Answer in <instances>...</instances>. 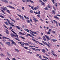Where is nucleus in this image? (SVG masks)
Segmentation results:
<instances>
[{
  "label": "nucleus",
  "mask_w": 60,
  "mask_h": 60,
  "mask_svg": "<svg viewBox=\"0 0 60 60\" xmlns=\"http://www.w3.org/2000/svg\"><path fill=\"white\" fill-rule=\"evenodd\" d=\"M32 40H33V41H35V42H36V43H39V44H41V45L43 46V44L41 43H40L38 41H35L34 39H32ZM37 42H38V43H37Z\"/></svg>",
  "instance_id": "1"
},
{
  "label": "nucleus",
  "mask_w": 60,
  "mask_h": 60,
  "mask_svg": "<svg viewBox=\"0 0 60 60\" xmlns=\"http://www.w3.org/2000/svg\"><path fill=\"white\" fill-rule=\"evenodd\" d=\"M42 42L43 43H44V44H45V45H47L48 47H49L50 48V46H49V44H48V43H47L43 41H42Z\"/></svg>",
  "instance_id": "2"
},
{
  "label": "nucleus",
  "mask_w": 60,
  "mask_h": 60,
  "mask_svg": "<svg viewBox=\"0 0 60 60\" xmlns=\"http://www.w3.org/2000/svg\"><path fill=\"white\" fill-rule=\"evenodd\" d=\"M16 34V35L15 34H11V37H13L14 36H15V37H17V38H19V36L18 35V34Z\"/></svg>",
  "instance_id": "3"
},
{
  "label": "nucleus",
  "mask_w": 60,
  "mask_h": 60,
  "mask_svg": "<svg viewBox=\"0 0 60 60\" xmlns=\"http://www.w3.org/2000/svg\"><path fill=\"white\" fill-rule=\"evenodd\" d=\"M17 15L20 18H21V19H23V20H24L25 19H24V17H23V16H22L21 15H20L18 14H17Z\"/></svg>",
  "instance_id": "4"
},
{
  "label": "nucleus",
  "mask_w": 60,
  "mask_h": 60,
  "mask_svg": "<svg viewBox=\"0 0 60 60\" xmlns=\"http://www.w3.org/2000/svg\"><path fill=\"white\" fill-rule=\"evenodd\" d=\"M5 43L7 45H8V46H10V47H11V45L10 44V42H6Z\"/></svg>",
  "instance_id": "5"
},
{
  "label": "nucleus",
  "mask_w": 60,
  "mask_h": 60,
  "mask_svg": "<svg viewBox=\"0 0 60 60\" xmlns=\"http://www.w3.org/2000/svg\"><path fill=\"white\" fill-rule=\"evenodd\" d=\"M26 36L27 37H28V36H30V37H32V38H34V37L32 36L30 34H27L26 35Z\"/></svg>",
  "instance_id": "6"
},
{
  "label": "nucleus",
  "mask_w": 60,
  "mask_h": 60,
  "mask_svg": "<svg viewBox=\"0 0 60 60\" xmlns=\"http://www.w3.org/2000/svg\"><path fill=\"white\" fill-rule=\"evenodd\" d=\"M45 36L48 40H50V39L49 38V36H47L46 35H45Z\"/></svg>",
  "instance_id": "7"
},
{
  "label": "nucleus",
  "mask_w": 60,
  "mask_h": 60,
  "mask_svg": "<svg viewBox=\"0 0 60 60\" xmlns=\"http://www.w3.org/2000/svg\"><path fill=\"white\" fill-rule=\"evenodd\" d=\"M1 9H2L4 11H5V10H7V8L4 7L1 8Z\"/></svg>",
  "instance_id": "8"
},
{
  "label": "nucleus",
  "mask_w": 60,
  "mask_h": 60,
  "mask_svg": "<svg viewBox=\"0 0 60 60\" xmlns=\"http://www.w3.org/2000/svg\"><path fill=\"white\" fill-rule=\"evenodd\" d=\"M7 7H9V8H12V9H15V8H14V7L10 5L8 6H7Z\"/></svg>",
  "instance_id": "9"
},
{
  "label": "nucleus",
  "mask_w": 60,
  "mask_h": 60,
  "mask_svg": "<svg viewBox=\"0 0 60 60\" xmlns=\"http://www.w3.org/2000/svg\"><path fill=\"white\" fill-rule=\"evenodd\" d=\"M39 8V7L38 6L35 7L34 8V10H35V11H36V10H38V9Z\"/></svg>",
  "instance_id": "10"
},
{
  "label": "nucleus",
  "mask_w": 60,
  "mask_h": 60,
  "mask_svg": "<svg viewBox=\"0 0 60 60\" xmlns=\"http://www.w3.org/2000/svg\"><path fill=\"white\" fill-rule=\"evenodd\" d=\"M53 21L54 22H55L56 26H58V25L57 24V21H55V20H53Z\"/></svg>",
  "instance_id": "11"
},
{
  "label": "nucleus",
  "mask_w": 60,
  "mask_h": 60,
  "mask_svg": "<svg viewBox=\"0 0 60 60\" xmlns=\"http://www.w3.org/2000/svg\"><path fill=\"white\" fill-rule=\"evenodd\" d=\"M6 34H9V31H8V30L6 29Z\"/></svg>",
  "instance_id": "12"
},
{
  "label": "nucleus",
  "mask_w": 60,
  "mask_h": 60,
  "mask_svg": "<svg viewBox=\"0 0 60 60\" xmlns=\"http://www.w3.org/2000/svg\"><path fill=\"white\" fill-rule=\"evenodd\" d=\"M11 42L13 44H14L15 45H16V44L15 43V42L14 41L12 40H11Z\"/></svg>",
  "instance_id": "13"
},
{
  "label": "nucleus",
  "mask_w": 60,
  "mask_h": 60,
  "mask_svg": "<svg viewBox=\"0 0 60 60\" xmlns=\"http://www.w3.org/2000/svg\"><path fill=\"white\" fill-rule=\"evenodd\" d=\"M43 38L45 41H46V39L45 38V37L44 36L43 37Z\"/></svg>",
  "instance_id": "14"
},
{
  "label": "nucleus",
  "mask_w": 60,
  "mask_h": 60,
  "mask_svg": "<svg viewBox=\"0 0 60 60\" xmlns=\"http://www.w3.org/2000/svg\"><path fill=\"white\" fill-rule=\"evenodd\" d=\"M15 51H16L18 53H19V50L18 49H15Z\"/></svg>",
  "instance_id": "15"
},
{
  "label": "nucleus",
  "mask_w": 60,
  "mask_h": 60,
  "mask_svg": "<svg viewBox=\"0 0 60 60\" xmlns=\"http://www.w3.org/2000/svg\"><path fill=\"white\" fill-rule=\"evenodd\" d=\"M2 38L3 39V40H4V38L6 39H9L8 38H6L5 37H2Z\"/></svg>",
  "instance_id": "16"
},
{
  "label": "nucleus",
  "mask_w": 60,
  "mask_h": 60,
  "mask_svg": "<svg viewBox=\"0 0 60 60\" xmlns=\"http://www.w3.org/2000/svg\"><path fill=\"white\" fill-rule=\"evenodd\" d=\"M54 18L55 19H59V18H58V17H57V16H54Z\"/></svg>",
  "instance_id": "17"
},
{
  "label": "nucleus",
  "mask_w": 60,
  "mask_h": 60,
  "mask_svg": "<svg viewBox=\"0 0 60 60\" xmlns=\"http://www.w3.org/2000/svg\"><path fill=\"white\" fill-rule=\"evenodd\" d=\"M3 2H4L5 3H9V2L7 0H4Z\"/></svg>",
  "instance_id": "18"
},
{
  "label": "nucleus",
  "mask_w": 60,
  "mask_h": 60,
  "mask_svg": "<svg viewBox=\"0 0 60 60\" xmlns=\"http://www.w3.org/2000/svg\"><path fill=\"white\" fill-rule=\"evenodd\" d=\"M8 17V18H10V19H11V20H12V21H14V22H15V20H14L12 19L11 18V17Z\"/></svg>",
  "instance_id": "19"
},
{
  "label": "nucleus",
  "mask_w": 60,
  "mask_h": 60,
  "mask_svg": "<svg viewBox=\"0 0 60 60\" xmlns=\"http://www.w3.org/2000/svg\"><path fill=\"white\" fill-rule=\"evenodd\" d=\"M24 30L26 31L27 32H28V33H29V31L27 29H24Z\"/></svg>",
  "instance_id": "20"
},
{
  "label": "nucleus",
  "mask_w": 60,
  "mask_h": 60,
  "mask_svg": "<svg viewBox=\"0 0 60 60\" xmlns=\"http://www.w3.org/2000/svg\"><path fill=\"white\" fill-rule=\"evenodd\" d=\"M32 49H33V50H35V51H38V49H36L35 48H32Z\"/></svg>",
  "instance_id": "21"
},
{
  "label": "nucleus",
  "mask_w": 60,
  "mask_h": 60,
  "mask_svg": "<svg viewBox=\"0 0 60 60\" xmlns=\"http://www.w3.org/2000/svg\"><path fill=\"white\" fill-rule=\"evenodd\" d=\"M11 31L12 32H13V33H14V34H16V33H15V32L14 31H13V30L12 29L11 30Z\"/></svg>",
  "instance_id": "22"
},
{
  "label": "nucleus",
  "mask_w": 60,
  "mask_h": 60,
  "mask_svg": "<svg viewBox=\"0 0 60 60\" xmlns=\"http://www.w3.org/2000/svg\"><path fill=\"white\" fill-rule=\"evenodd\" d=\"M52 41H53L54 42H55V41H57V40L56 39V40H55V39H52Z\"/></svg>",
  "instance_id": "23"
},
{
  "label": "nucleus",
  "mask_w": 60,
  "mask_h": 60,
  "mask_svg": "<svg viewBox=\"0 0 60 60\" xmlns=\"http://www.w3.org/2000/svg\"><path fill=\"white\" fill-rule=\"evenodd\" d=\"M19 33H20V34H22V35H25V34H24L20 32H19Z\"/></svg>",
  "instance_id": "24"
},
{
  "label": "nucleus",
  "mask_w": 60,
  "mask_h": 60,
  "mask_svg": "<svg viewBox=\"0 0 60 60\" xmlns=\"http://www.w3.org/2000/svg\"><path fill=\"white\" fill-rule=\"evenodd\" d=\"M23 43L24 44H25V45H29V44H28V43H25L24 42H23Z\"/></svg>",
  "instance_id": "25"
},
{
  "label": "nucleus",
  "mask_w": 60,
  "mask_h": 60,
  "mask_svg": "<svg viewBox=\"0 0 60 60\" xmlns=\"http://www.w3.org/2000/svg\"><path fill=\"white\" fill-rule=\"evenodd\" d=\"M27 22L28 23H30L31 22H30V20H27Z\"/></svg>",
  "instance_id": "26"
},
{
  "label": "nucleus",
  "mask_w": 60,
  "mask_h": 60,
  "mask_svg": "<svg viewBox=\"0 0 60 60\" xmlns=\"http://www.w3.org/2000/svg\"><path fill=\"white\" fill-rule=\"evenodd\" d=\"M20 46H22V47H24V45L23 44H22L20 45Z\"/></svg>",
  "instance_id": "27"
},
{
  "label": "nucleus",
  "mask_w": 60,
  "mask_h": 60,
  "mask_svg": "<svg viewBox=\"0 0 60 60\" xmlns=\"http://www.w3.org/2000/svg\"><path fill=\"white\" fill-rule=\"evenodd\" d=\"M54 51L53 50H52L51 51V53H52V54H54Z\"/></svg>",
  "instance_id": "28"
},
{
  "label": "nucleus",
  "mask_w": 60,
  "mask_h": 60,
  "mask_svg": "<svg viewBox=\"0 0 60 60\" xmlns=\"http://www.w3.org/2000/svg\"><path fill=\"white\" fill-rule=\"evenodd\" d=\"M34 20V22H38L39 21H38V20H36V19H35V20Z\"/></svg>",
  "instance_id": "29"
},
{
  "label": "nucleus",
  "mask_w": 60,
  "mask_h": 60,
  "mask_svg": "<svg viewBox=\"0 0 60 60\" xmlns=\"http://www.w3.org/2000/svg\"><path fill=\"white\" fill-rule=\"evenodd\" d=\"M7 54L8 56H11L9 52H7Z\"/></svg>",
  "instance_id": "30"
},
{
  "label": "nucleus",
  "mask_w": 60,
  "mask_h": 60,
  "mask_svg": "<svg viewBox=\"0 0 60 60\" xmlns=\"http://www.w3.org/2000/svg\"><path fill=\"white\" fill-rule=\"evenodd\" d=\"M32 33H34V34H37V33L34 31H33V32H32Z\"/></svg>",
  "instance_id": "31"
},
{
  "label": "nucleus",
  "mask_w": 60,
  "mask_h": 60,
  "mask_svg": "<svg viewBox=\"0 0 60 60\" xmlns=\"http://www.w3.org/2000/svg\"><path fill=\"white\" fill-rule=\"evenodd\" d=\"M52 14H55V13H56V12L54 11V10H52Z\"/></svg>",
  "instance_id": "32"
},
{
  "label": "nucleus",
  "mask_w": 60,
  "mask_h": 60,
  "mask_svg": "<svg viewBox=\"0 0 60 60\" xmlns=\"http://www.w3.org/2000/svg\"><path fill=\"white\" fill-rule=\"evenodd\" d=\"M7 11L11 14V13H10V11H9V10H7Z\"/></svg>",
  "instance_id": "33"
},
{
  "label": "nucleus",
  "mask_w": 60,
  "mask_h": 60,
  "mask_svg": "<svg viewBox=\"0 0 60 60\" xmlns=\"http://www.w3.org/2000/svg\"><path fill=\"white\" fill-rule=\"evenodd\" d=\"M41 4L42 5H44V6H45V4H44V2H42L41 3Z\"/></svg>",
  "instance_id": "34"
},
{
  "label": "nucleus",
  "mask_w": 60,
  "mask_h": 60,
  "mask_svg": "<svg viewBox=\"0 0 60 60\" xmlns=\"http://www.w3.org/2000/svg\"><path fill=\"white\" fill-rule=\"evenodd\" d=\"M52 32L53 33V34H56V32L55 31H52Z\"/></svg>",
  "instance_id": "35"
},
{
  "label": "nucleus",
  "mask_w": 60,
  "mask_h": 60,
  "mask_svg": "<svg viewBox=\"0 0 60 60\" xmlns=\"http://www.w3.org/2000/svg\"><path fill=\"white\" fill-rule=\"evenodd\" d=\"M41 50L42 51V52H45V50H44V49H42Z\"/></svg>",
  "instance_id": "36"
},
{
  "label": "nucleus",
  "mask_w": 60,
  "mask_h": 60,
  "mask_svg": "<svg viewBox=\"0 0 60 60\" xmlns=\"http://www.w3.org/2000/svg\"><path fill=\"white\" fill-rule=\"evenodd\" d=\"M30 13H34V12L32 10H30Z\"/></svg>",
  "instance_id": "37"
},
{
  "label": "nucleus",
  "mask_w": 60,
  "mask_h": 60,
  "mask_svg": "<svg viewBox=\"0 0 60 60\" xmlns=\"http://www.w3.org/2000/svg\"><path fill=\"white\" fill-rule=\"evenodd\" d=\"M1 11L3 13H4V14H5V13H4V12L3 10H1Z\"/></svg>",
  "instance_id": "38"
},
{
  "label": "nucleus",
  "mask_w": 60,
  "mask_h": 60,
  "mask_svg": "<svg viewBox=\"0 0 60 60\" xmlns=\"http://www.w3.org/2000/svg\"><path fill=\"white\" fill-rule=\"evenodd\" d=\"M52 55H53L54 56H57V55L56 54L54 53L52 54Z\"/></svg>",
  "instance_id": "39"
},
{
  "label": "nucleus",
  "mask_w": 60,
  "mask_h": 60,
  "mask_svg": "<svg viewBox=\"0 0 60 60\" xmlns=\"http://www.w3.org/2000/svg\"><path fill=\"white\" fill-rule=\"evenodd\" d=\"M17 10H18V11H19V12H21V10H20V9H17Z\"/></svg>",
  "instance_id": "40"
},
{
  "label": "nucleus",
  "mask_w": 60,
  "mask_h": 60,
  "mask_svg": "<svg viewBox=\"0 0 60 60\" xmlns=\"http://www.w3.org/2000/svg\"><path fill=\"white\" fill-rule=\"evenodd\" d=\"M34 7L33 6H32L31 7V8H32V10H34Z\"/></svg>",
  "instance_id": "41"
},
{
  "label": "nucleus",
  "mask_w": 60,
  "mask_h": 60,
  "mask_svg": "<svg viewBox=\"0 0 60 60\" xmlns=\"http://www.w3.org/2000/svg\"><path fill=\"white\" fill-rule=\"evenodd\" d=\"M5 24L7 26H8V22H5Z\"/></svg>",
  "instance_id": "42"
},
{
  "label": "nucleus",
  "mask_w": 60,
  "mask_h": 60,
  "mask_svg": "<svg viewBox=\"0 0 60 60\" xmlns=\"http://www.w3.org/2000/svg\"><path fill=\"white\" fill-rule=\"evenodd\" d=\"M44 9L45 10H48V8L47 7H46L45 8H44Z\"/></svg>",
  "instance_id": "43"
},
{
  "label": "nucleus",
  "mask_w": 60,
  "mask_h": 60,
  "mask_svg": "<svg viewBox=\"0 0 60 60\" xmlns=\"http://www.w3.org/2000/svg\"><path fill=\"white\" fill-rule=\"evenodd\" d=\"M16 27H17L18 29H20V28L19 26H16Z\"/></svg>",
  "instance_id": "44"
},
{
  "label": "nucleus",
  "mask_w": 60,
  "mask_h": 60,
  "mask_svg": "<svg viewBox=\"0 0 60 60\" xmlns=\"http://www.w3.org/2000/svg\"><path fill=\"white\" fill-rule=\"evenodd\" d=\"M21 38H22V39H25V38H24V37H22V36H21Z\"/></svg>",
  "instance_id": "45"
},
{
  "label": "nucleus",
  "mask_w": 60,
  "mask_h": 60,
  "mask_svg": "<svg viewBox=\"0 0 60 60\" xmlns=\"http://www.w3.org/2000/svg\"><path fill=\"white\" fill-rule=\"evenodd\" d=\"M15 38V39H16V40H17V41H19V40L16 38Z\"/></svg>",
  "instance_id": "46"
},
{
  "label": "nucleus",
  "mask_w": 60,
  "mask_h": 60,
  "mask_svg": "<svg viewBox=\"0 0 60 60\" xmlns=\"http://www.w3.org/2000/svg\"><path fill=\"white\" fill-rule=\"evenodd\" d=\"M52 1V2L53 4H55V1H54V0H51Z\"/></svg>",
  "instance_id": "47"
},
{
  "label": "nucleus",
  "mask_w": 60,
  "mask_h": 60,
  "mask_svg": "<svg viewBox=\"0 0 60 60\" xmlns=\"http://www.w3.org/2000/svg\"><path fill=\"white\" fill-rule=\"evenodd\" d=\"M0 17L2 18H4V16L1 15H0Z\"/></svg>",
  "instance_id": "48"
},
{
  "label": "nucleus",
  "mask_w": 60,
  "mask_h": 60,
  "mask_svg": "<svg viewBox=\"0 0 60 60\" xmlns=\"http://www.w3.org/2000/svg\"><path fill=\"white\" fill-rule=\"evenodd\" d=\"M28 53H30L31 54H33V53H32V52H30V51H29Z\"/></svg>",
  "instance_id": "49"
},
{
  "label": "nucleus",
  "mask_w": 60,
  "mask_h": 60,
  "mask_svg": "<svg viewBox=\"0 0 60 60\" xmlns=\"http://www.w3.org/2000/svg\"><path fill=\"white\" fill-rule=\"evenodd\" d=\"M12 27H11L10 28H9V30H11L12 29Z\"/></svg>",
  "instance_id": "50"
},
{
  "label": "nucleus",
  "mask_w": 60,
  "mask_h": 60,
  "mask_svg": "<svg viewBox=\"0 0 60 60\" xmlns=\"http://www.w3.org/2000/svg\"><path fill=\"white\" fill-rule=\"evenodd\" d=\"M30 2L31 3H34V2L33 1H32L31 0H30Z\"/></svg>",
  "instance_id": "51"
},
{
  "label": "nucleus",
  "mask_w": 60,
  "mask_h": 60,
  "mask_svg": "<svg viewBox=\"0 0 60 60\" xmlns=\"http://www.w3.org/2000/svg\"><path fill=\"white\" fill-rule=\"evenodd\" d=\"M39 14H38V15H37V16L38 17H41V15H39Z\"/></svg>",
  "instance_id": "52"
},
{
  "label": "nucleus",
  "mask_w": 60,
  "mask_h": 60,
  "mask_svg": "<svg viewBox=\"0 0 60 60\" xmlns=\"http://www.w3.org/2000/svg\"><path fill=\"white\" fill-rule=\"evenodd\" d=\"M34 13H35V14H38V12H36L35 11H34Z\"/></svg>",
  "instance_id": "53"
},
{
  "label": "nucleus",
  "mask_w": 60,
  "mask_h": 60,
  "mask_svg": "<svg viewBox=\"0 0 60 60\" xmlns=\"http://www.w3.org/2000/svg\"><path fill=\"white\" fill-rule=\"evenodd\" d=\"M8 23L10 25H11V22H10L9 21H8Z\"/></svg>",
  "instance_id": "54"
},
{
  "label": "nucleus",
  "mask_w": 60,
  "mask_h": 60,
  "mask_svg": "<svg viewBox=\"0 0 60 60\" xmlns=\"http://www.w3.org/2000/svg\"><path fill=\"white\" fill-rule=\"evenodd\" d=\"M22 10H24V9L25 8H24V7H22Z\"/></svg>",
  "instance_id": "55"
},
{
  "label": "nucleus",
  "mask_w": 60,
  "mask_h": 60,
  "mask_svg": "<svg viewBox=\"0 0 60 60\" xmlns=\"http://www.w3.org/2000/svg\"><path fill=\"white\" fill-rule=\"evenodd\" d=\"M41 13L40 12V11H39L38 12V14H40Z\"/></svg>",
  "instance_id": "56"
},
{
  "label": "nucleus",
  "mask_w": 60,
  "mask_h": 60,
  "mask_svg": "<svg viewBox=\"0 0 60 60\" xmlns=\"http://www.w3.org/2000/svg\"><path fill=\"white\" fill-rule=\"evenodd\" d=\"M18 43H20V44H22V42H18Z\"/></svg>",
  "instance_id": "57"
},
{
  "label": "nucleus",
  "mask_w": 60,
  "mask_h": 60,
  "mask_svg": "<svg viewBox=\"0 0 60 60\" xmlns=\"http://www.w3.org/2000/svg\"><path fill=\"white\" fill-rule=\"evenodd\" d=\"M57 3H56V4H55V6L56 7H57Z\"/></svg>",
  "instance_id": "58"
},
{
  "label": "nucleus",
  "mask_w": 60,
  "mask_h": 60,
  "mask_svg": "<svg viewBox=\"0 0 60 60\" xmlns=\"http://www.w3.org/2000/svg\"><path fill=\"white\" fill-rule=\"evenodd\" d=\"M46 33L47 34H50V32H47Z\"/></svg>",
  "instance_id": "59"
},
{
  "label": "nucleus",
  "mask_w": 60,
  "mask_h": 60,
  "mask_svg": "<svg viewBox=\"0 0 60 60\" xmlns=\"http://www.w3.org/2000/svg\"><path fill=\"white\" fill-rule=\"evenodd\" d=\"M39 57V58H40V59H41V56H40Z\"/></svg>",
  "instance_id": "60"
},
{
  "label": "nucleus",
  "mask_w": 60,
  "mask_h": 60,
  "mask_svg": "<svg viewBox=\"0 0 60 60\" xmlns=\"http://www.w3.org/2000/svg\"><path fill=\"white\" fill-rule=\"evenodd\" d=\"M12 59L13 60H16V59L14 58H12Z\"/></svg>",
  "instance_id": "61"
},
{
  "label": "nucleus",
  "mask_w": 60,
  "mask_h": 60,
  "mask_svg": "<svg viewBox=\"0 0 60 60\" xmlns=\"http://www.w3.org/2000/svg\"><path fill=\"white\" fill-rule=\"evenodd\" d=\"M30 0H27L26 2H30Z\"/></svg>",
  "instance_id": "62"
},
{
  "label": "nucleus",
  "mask_w": 60,
  "mask_h": 60,
  "mask_svg": "<svg viewBox=\"0 0 60 60\" xmlns=\"http://www.w3.org/2000/svg\"><path fill=\"white\" fill-rule=\"evenodd\" d=\"M56 16H58L59 17H60V15H56Z\"/></svg>",
  "instance_id": "63"
},
{
  "label": "nucleus",
  "mask_w": 60,
  "mask_h": 60,
  "mask_svg": "<svg viewBox=\"0 0 60 60\" xmlns=\"http://www.w3.org/2000/svg\"><path fill=\"white\" fill-rule=\"evenodd\" d=\"M28 42L29 43V44H32V43L29 41Z\"/></svg>",
  "instance_id": "64"
}]
</instances>
